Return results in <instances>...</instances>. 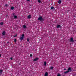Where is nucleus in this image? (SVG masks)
Wrapping results in <instances>:
<instances>
[{"label": "nucleus", "mask_w": 76, "mask_h": 76, "mask_svg": "<svg viewBox=\"0 0 76 76\" xmlns=\"http://www.w3.org/2000/svg\"><path fill=\"white\" fill-rule=\"evenodd\" d=\"M68 70L65 72L64 73H67L69 72H70L72 71V68L69 67L68 68Z\"/></svg>", "instance_id": "f257e3e1"}, {"label": "nucleus", "mask_w": 76, "mask_h": 76, "mask_svg": "<svg viewBox=\"0 0 76 76\" xmlns=\"http://www.w3.org/2000/svg\"><path fill=\"white\" fill-rule=\"evenodd\" d=\"M38 20H43L44 19L42 18V16H40L38 18Z\"/></svg>", "instance_id": "f03ea898"}, {"label": "nucleus", "mask_w": 76, "mask_h": 76, "mask_svg": "<svg viewBox=\"0 0 76 76\" xmlns=\"http://www.w3.org/2000/svg\"><path fill=\"white\" fill-rule=\"evenodd\" d=\"M24 36H25V35H24V34H22V37L20 38V39L21 40L23 39V37H24Z\"/></svg>", "instance_id": "7ed1b4c3"}, {"label": "nucleus", "mask_w": 76, "mask_h": 76, "mask_svg": "<svg viewBox=\"0 0 76 76\" xmlns=\"http://www.w3.org/2000/svg\"><path fill=\"white\" fill-rule=\"evenodd\" d=\"M38 60V58H36L33 61H37Z\"/></svg>", "instance_id": "20e7f679"}, {"label": "nucleus", "mask_w": 76, "mask_h": 76, "mask_svg": "<svg viewBox=\"0 0 76 76\" xmlns=\"http://www.w3.org/2000/svg\"><path fill=\"white\" fill-rule=\"evenodd\" d=\"M70 41L71 42H73V38H71L70 39Z\"/></svg>", "instance_id": "39448f33"}, {"label": "nucleus", "mask_w": 76, "mask_h": 76, "mask_svg": "<svg viewBox=\"0 0 76 76\" xmlns=\"http://www.w3.org/2000/svg\"><path fill=\"white\" fill-rule=\"evenodd\" d=\"M23 27L24 29H25V28H26V26L25 25H23Z\"/></svg>", "instance_id": "423d86ee"}, {"label": "nucleus", "mask_w": 76, "mask_h": 76, "mask_svg": "<svg viewBox=\"0 0 76 76\" xmlns=\"http://www.w3.org/2000/svg\"><path fill=\"white\" fill-rule=\"evenodd\" d=\"M31 15H29L28 16V19H31Z\"/></svg>", "instance_id": "0eeeda50"}, {"label": "nucleus", "mask_w": 76, "mask_h": 76, "mask_svg": "<svg viewBox=\"0 0 76 76\" xmlns=\"http://www.w3.org/2000/svg\"><path fill=\"white\" fill-rule=\"evenodd\" d=\"M5 34H6V32L4 31H3L2 33V35H4Z\"/></svg>", "instance_id": "6e6552de"}, {"label": "nucleus", "mask_w": 76, "mask_h": 76, "mask_svg": "<svg viewBox=\"0 0 76 76\" xmlns=\"http://www.w3.org/2000/svg\"><path fill=\"white\" fill-rule=\"evenodd\" d=\"M61 27V26H60V25H57V28H60Z\"/></svg>", "instance_id": "1a4fd4ad"}, {"label": "nucleus", "mask_w": 76, "mask_h": 76, "mask_svg": "<svg viewBox=\"0 0 76 76\" xmlns=\"http://www.w3.org/2000/svg\"><path fill=\"white\" fill-rule=\"evenodd\" d=\"M14 18H15V19H17V18H18V16L16 15H15L14 17Z\"/></svg>", "instance_id": "9d476101"}, {"label": "nucleus", "mask_w": 76, "mask_h": 76, "mask_svg": "<svg viewBox=\"0 0 76 76\" xmlns=\"http://www.w3.org/2000/svg\"><path fill=\"white\" fill-rule=\"evenodd\" d=\"M44 64L45 66H46V65L47 64V62H46V61L44 62Z\"/></svg>", "instance_id": "9b49d317"}, {"label": "nucleus", "mask_w": 76, "mask_h": 76, "mask_svg": "<svg viewBox=\"0 0 76 76\" xmlns=\"http://www.w3.org/2000/svg\"><path fill=\"white\" fill-rule=\"evenodd\" d=\"M3 25V22H1L0 23V25Z\"/></svg>", "instance_id": "f8f14e48"}, {"label": "nucleus", "mask_w": 76, "mask_h": 76, "mask_svg": "<svg viewBox=\"0 0 76 76\" xmlns=\"http://www.w3.org/2000/svg\"><path fill=\"white\" fill-rule=\"evenodd\" d=\"M61 2V0H59L58 1V3L59 4H60Z\"/></svg>", "instance_id": "ddd939ff"}, {"label": "nucleus", "mask_w": 76, "mask_h": 76, "mask_svg": "<svg viewBox=\"0 0 76 76\" xmlns=\"http://www.w3.org/2000/svg\"><path fill=\"white\" fill-rule=\"evenodd\" d=\"M11 10H13V9H14V7H12L11 8Z\"/></svg>", "instance_id": "4468645a"}, {"label": "nucleus", "mask_w": 76, "mask_h": 76, "mask_svg": "<svg viewBox=\"0 0 76 76\" xmlns=\"http://www.w3.org/2000/svg\"><path fill=\"white\" fill-rule=\"evenodd\" d=\"M50 69H51V70H52V69H53V66H51V67H50Z\"/></svg>", "instance_id": "2eb2a0df"}, {"label": "nucleus", "mask_w": 76, "mask_h": 76, "mask_svg": "<svg viewBox=\"0 0 76 76\" xmlns=\"http://www.w3.org/2000/svg\"><path fill=\"white\" fill-rule=\"evenodd\" d=\"M38 1L39 3H41V0H38Z\"/></svg>", "instance_id": "dca6fc26"}, {"label": "nucleus", "mask_w": 76, "mask_h": 76, "mask_svg": "<svg viewBox=\"0 0 76 76\" xmlns=\"http://www.w3.org/2000/svg\"><path fill=\"white\" fill-rule=\"evenodd\" d=\"M51 9H54V7H51Z\"/></svg>", "instance_id": "f3484780"}, {"label": "nucleus", "mask_w": 76, "mask_h": 76, "mask_svg": "<svg viewBox=\"0 0 76 76\" xmlns=\"http://www.w3.org/2000/svg\"><path fill=\"white\" fill-rule=\"evenodd\" d=\"M29 38H28L27 39V41H28V42H29Z\"/></svg>", "instance_id": "a211bd4d"}, {"label": "nucleus", "mask_w": 76, "mask_h": 76, "mask_svg": "<svg viewBox=\"0 0 76 76\" xmlns=\"http://www.w3.org/2000/svg\"><path fill=\"white\" fill-rule=\"evenodd\" d=\"M14 42H16V39H14Z\"/></svg>", "instance_id": "6ab92c4d"}, {"label": "nucleus", "mask_w": 76, "mask_h": 76, "mask_svg": "<svg viewBox=\"0 0 76 76\" xmlns=\"http://www.w3.org/2000/svg\"><path fill=\"white\" fill-rule=\"evenodd\" d=\"M17 36V35H15V36H14V37H16Z\"/></svg>", "instance_id": "aec40b11"}, {"label": "nucleus", "mask_w": 76, "mask_h": 76, "mask_svg": "<svg viewBox=\"0 0 76 76\" xmlns=\"http://www.w3.org/2000/svg\"><path fill=\"white\" fill-rule=\"evenodd\" d=\"M0 72H3V70L2 69L0 70Z\"/></svg>", "instance_id": "412c9836"}, {"label": "nucleus", "mask_w": 76, "mask_h": 76, "mask_svg": "<svg viewBox=\"0 0 76 76\" xmlns=\"http://www.w3.org/2000/svg\"><path fill=\"white\" fill-rule=\"evenodd\" d=\"M57 76H61V75H60V74H58Z\"/></svg>", "instance_id": "4be33fe9"}, {"label": "nucleus", "mask_w": 76, "mask_h": 76, "mask_svg": "<svg viewBox=\"0 0 76 76\" xmlns=\"http://www.w3.org/2000/svg\"><path fill=\"white\" fill-rule=\"evenodd\" d=\"M30 57H32V54H30Z\"/></svg>", "instance_id": "5701e85b"}, {"label": "nucleus", "mask_w": 76, "mask_h": 76, "mask_svg": "<svg viewBox=\"0 0 76 76\" xmlns=\"http://www.w3.org/2000/svg\"><path fill=\"white\" fill-rule=\"evenodd\" d=\"M5 6H6V7H7V4H6V5H5Z\"/></svg>", "instance_id": "b1692460"}, {"label": "nucleus", "mask_w": 76, "mask_h": 76, "mask_svg": "<svg viewBox=\"0 0 76 76\" xmlns=\"http://www.w3.org/2000/svg\"><path fill=\"white\" fill-rule=\"evenodd\" d=\"M12 59H13V58H10V60H12Z\"/></svg>", "instance_id": "393cba45"}, {"label": "nucleus", "mask_w": 76, "mask_h": 76, "mask_svg": "<svg viewBox=\"0 0 76 76\" xmlns=\"http://www.w3.org/2000/svg\"><path fill=\"white\" fill-rule=\"evenodd\" d=\"M12 15H13V16H14V15H15V13H13V14Z\"/></svg>", "instance_id": "a878e982"}, {"label": "nucleus", "mask_w": 76, "mask_h": 76, "mask_svg": "<svg viewBox=\"0 0 76 76\" xmlns=\"http://www.w3.org/2000/svg\"><path fill=\"white\" fill-rule=\"evenodd\" d=\"M64 70H66V69L65 68H64Z\"/></svg>", "instance_id": "bb28decb"}, {"label": "nucleus", "mask_w": 76, "mask_h": 76, "mask_svg": "<svg viewBox=\"0 0 76 76\" xmlns=\"http://www.w3.org/2000/svg\"><path fill=\"white\" fill-rule=\"evenodd\" d=\"M29 0H27V1H29Z\"/></svg>", "instance_id": "cd10ccee"}, {"label": "nucleus", "mask_w": 76, "mask_h": 76, "mask_svg": "<svg viewBox=\"0 0 76 76\" xmlns=\"http://www.w3.org/2000/svg\"><path fill=\"white\" fill-rule=\"evenodd\" d=\"M1 57V54H0V57Z\"/></svg>", "instance_id": "c85d7f7f"}]
</instances>
